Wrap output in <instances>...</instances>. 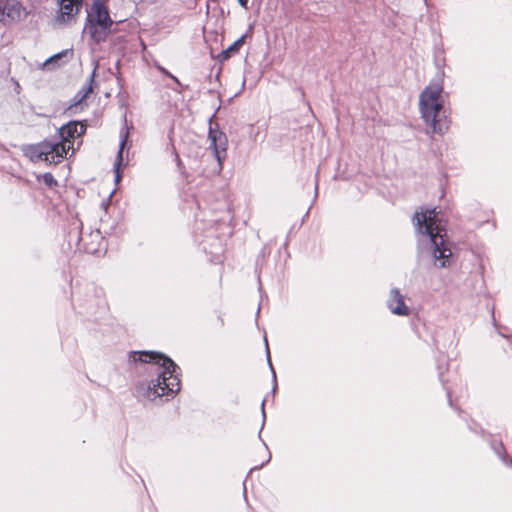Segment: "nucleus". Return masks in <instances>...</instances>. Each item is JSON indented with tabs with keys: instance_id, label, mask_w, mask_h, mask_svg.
<instances>
[{
	"instance_id": "nucleus-1",
	"label": "nucleus",
	"mask_w": 512,
	"mask_h": 512,
	"mask_svg": "<svg viewBox=\"0 0 512 512\" xmlns=\"http://www.w3.org/2000/svg\"><path fill=\"white\" fill-rule=\"evenodd\" d=\"M413 224L416 232L430 242L434 265L437 268H447L452 265L453 253L447 232L436 209H422L415 213Z\"/></svg>"
},
{
	"instance_id": "nucleus-2",
	"label": "nucleus",
	"mask_w": 512,
	"mask_h": 512,
	"mask_svg": "<svg viewBox=\"0 0 512 512\" xmlns=\"http://www.w3.org/2000/svg\"><path fill=\"white\" fill-rule=\"evenodd\" d=\"M130 359L156 366L158 378L141 388L143 396L148 400L155 401L163 396H173L180 390V379L176 374L177 366L170 358L156 352L141 351L131 352Z\"/></svg>"
},
{
	"instance_id": "nucleus-3",
	"label": "nucleus",
	"mask_w": 512,
	"mask_h": 512,
	"mask_svg": "<svg viewBox=\"0 0 512 512\" xmlns=\"http://www.w3.org/2000/svg\"><path fill=\"white\" fill-rule=\"evenodd\" d=\"M444 103L441 83H431L419 96L421 116L434 133H444L448 129Z\"/></svg>"
},
{
	"instance_id": "nucleus-4",
	"label": "nucleus",
	"mask_w": 512,
	"mask_h": 512,
	"mask_svg": "<svg viewBox=\"0 0 512 512\" xmlns=\"http://www.w3.org/2000/svg\"><path fill=\"white\" fill-rule=\"evenodd\" d=\"M65 146H67V144L44 142L27 147L25 154L30 157L32 161H44L50 164H56L65 158Z\"/></svg>"
},
{
	"instance_id": "nucleus-5",
	"label": "nucleus",
	"mask_w": 512,
	"mask_h": 512,
	"mask_svg": "<svg viewBox=\"0 0 512 512\" xmlns=\"http://www.w3.org/2000/svg\"><path fill=\"white\" fill-rule=\"evenodd\" d=\"M209 140L210 146L214 151L215 157L219 163L222 165L223 160L227 155V144L228 140L224 132L210 128L209 130Z\"/></svg>"
},
{
	"instance_id": "nucleus-6",
	"label": "nucleus",
	"mask_w": 512,
	"mask_h": 512,
	"mask_svg": "<svg viewBox=\"0 0 512 512\" xmlns=\"http://www.w3.org/2000/svg\"><path fill=\"white\" fill-rule=\"evenodd\" d=\"M85 130L86 126L79 122H69L67 125L60 129L59 133L62 141L58 142L57 144H67V146H65V157L67 156L69 150L72 148L71 140L75 137H80L82 134H84Z\"/></svg>"
},
{
	"instance_id": "nucleus-7",
	"label": "nucleus",
	"mask_w": 512,
	"mask_h": 512,
	"mask_svg": "<svg viewBox=\"0 0 512 512\" xmlns=\"http://www.w3.org/2000/svg\"><path fill=\"white\" fill-rule=\"evenodd\" d=\"M24 15V10L17 0H0V21L8 17L12 21H18Z\"/></svg>"
},
{
	"instance_id": "nucleus-8",
	"label": "nucleus",
	"mask_w": 512,
	"mask_h": 512,
	"mask_svg": "<svg viewBox=\"0 0 512 512\" xmlns=\"http://www.w3.org/2000/svg\"><path fill=\"white\" fill-rule=\"evenodd\" d=\"M60 11L57 21L69 23L76 15L81 5V0H59Z\"/></svg>"
},
{
	"instance_id": "nucleus-9",
	"label": "nucleus",
	"mask_w": 512,
	"mask_h": 512,
	"mask_svg": "<svg viewBox=\"0 0 512 512\" xmlns=\"http://www.w3.org/2000/svg\"><path fill=\"white\" fill-rule=\"evenodd\" d=\"M87 23L112 25V20L106 7H104L100 1H96L92 5L91 10L88 13Z\"/></svg>"
},
{
	"instance_id": "nucleus-10",
	"label": "nucleus",
	"mask_w": 512,
	"mask_h": 512,
	"mask_svg": "<svg viewBox=\"0 0 512 512\" xmlns=\"http://www.w3.org/2000/svg\"><path fill=\"white\" fill-rule=\"evenodd\" d=\"M388 307L390 311L398 316L409 315V307L404 303V298L400 294L398 289H392L390 291V297L388 299Z\"/></svg>"
},
{
	"instance_id": "nucleus-11",
	"label": "nucleus",
	"mask_w": 512,
	"mask_h": 512,
	"mask_svg": "<svg viewBox=\"0 0 512 512\" xmlns=\"http://www.w3.org/2000/svg\"><path fill=\"white\" fill-rule=\"evenodd\" d=\"M110 28L111 25L107 24L87 23L84 28V33L88 34L93 41L99 43L107 38Z\"/></svg>"
},
{
	"instance_id": "nucleus-12",
	"label": "nucleus",
	"mask_w": 512,
	"mask_h": 512,
	"mask_svg": "<svg viewBox=\"0 0 512 512\" xmlns=\"http://www.w3.org/2000/svg\"><path fill=\"white\" fill-rule=\"evenodd\" d=\"M72 55V50L61 51L48 58L43 64V66L47 69L53 68L55 66H60L63 63L67 62L72 57Z\"/></svg>"
},
{
	"instance_id": "nucleus-13",
	"label": "nucleus",
	"mask_w": 512,
	"mask_h": 512,
	"mask_svg": "<svg viewBox=\"0 0 512 512\" xmlns=\"http://www.w3.org/2000/svg\"><path fill=\"white\" fill-rule=\"evenodd\" d=\"M128 135H129V133L127 130H122L120 132L121 141H120V147H119V151H118V154L116 157V162H115V180H116V182H118L121 178L119 170H120L121 162L123 161V149L128 140Z\"/></svg>"
},
{
	"instance_id": "nucleus-14",
	"label": "nucleus",
	"mask_w": 512,
	"mask_h": 512,
	"mask_svg": "<svg viewBox=\"0 0 512 512\" xmlns=\"http://www.w3.org/2000/svg\"><path fill=\"white\" fill-rule=\"evenodd\" d=\"M245 37L242 36L238 40H236L233 44H231L226 50L222 51L220 54V60L224 61L230 58V56L234 53H237L239 49L244 44Z\"/></svg>"
},
{
	"instance_id": "nucleus-15",
	"label": "nucleus",
	"mask_w": 512,
	"mask_h": 512,
	"mask_svg": "<svg viewBox=\"0 0 512 512\" xmlns=\"http://www.w3.org/2000/svg\"><path fill=\"white\" fill-rule=\"evenodd\" d=\"M95 73V71L93 72ZM93 76L94 74H92L91 78H90V84L87 86V87H84L76 96V98L78 99L77 102L80 103L82 102L85 98L88 97V95L92 92V83H93Z\"/></svg>"
},
{
	"instance_id": "nucleus-16",
	"label": "nucleus",
	"mask_w": 512,
	"mask_h": 512,
	"mask_svg": "<svg viewBox=\"0 0 512 512\" xmlns=\"http://www.w3.org/2000/svg\"><path fill=\"white\" fill-rule=\"evenodd\" d=\"M43 181L49 187H53L57 184V181L55 180V178L53 177V175L51 173H45L43 175Z\"/></svg>"
},
{
	"instance_id": "nucleus-17",
	"label": "nucleus",
	"mask_w": 512,
	"mask_h": 512,
	"mask_svg": "<svg viewBox=\"0 0 512 512\" xmlns=\"http://www.w3.org/2000/svg\"><path fill=\"white\" fill-rule=\"evenodd\" d=\"M164 74H166L167 76H169L170 78H172L177 84H180L179 80L173 76L172 74H170L166 69L160 67L159 68Z\"/></svg>"
},
{
	"instance_id": "nucleus-18",
	"label": "nucleus",
	"mask_w": 512,
	"mask_h": 512,
	"mask_svg": "<svg viewBox=\"0 0 512 512\" xmlns=\"http://www.w3.org/2000/svg\"><path fill=\"white\" fill-rule=\"evenodd\" d=\"M248 1L249 0H238L239 4L245 9H247Z\"/></svg>"
},
{
	"instance_id": "nucleus-19",
	"label": "nucleus",
	"mask_w": 512,
	"mask_h": 512,
	"mask_svg": "<svg viewBox=\"0 0 512 512\" xmlns=\"http://www.w3.org/2000/svg\"><path fill=\"white\" fill-rule=\"evenodd\" d=\"M264 405H265V401L262 402V412H263V415H265V412H264Z\"/></svg>"
},
{
	"instance_id": "nucleus-20",
	"label": "nucleus",
	"mask_w": 512,
	"mask_h": 512,
	"mask_svg": "<svg viewBox=\"0 0 512 512\" xmlns=\"http://www.w3.org/2000/svg\"><path fill=\"white\" fill-rule=\"evenodd\" d=\"M267 356H268V361L270 362V353H269V351L267 352Z\"/></svg>"
}]
</instances>
